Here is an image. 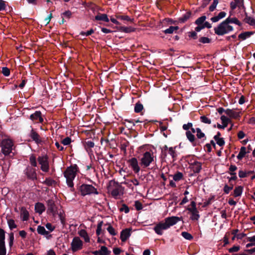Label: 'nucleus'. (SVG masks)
Masks as SVG:
<instances>
[{
    "label": "nucleus",
    "mask_w": 255,
    "mask_h": 255,
    "mask_svg": "<svg viewBox=\"0 0 255 255\" xmlns=\"http://www.w3.org/2000/svg\"><path fill=\"white\" fill-rule=\"evenodd\" d=\"M230 23H235L240 26L242 23L236 17H228L221 22L217 27H214V32L218 35H224L234 30V27Z\"/></svg>",
    "instance_id": "1"
},
{
    "label": "nucleus",
    "mask_w": 255,
    "mask_h": 255,
    "mask_svg": "<svg viewBox=\"0 0 255 255\" xmlns=\"http://www.w3.org/2000/svg\"><path fill=\"white\" fill-rule=\"evenodd\" d=\"M182 217L172 216L165 219L164 222H160L157 224L154 227L155 232L159 235L163 234V230L169 229L171 226L175 225L178 222L181 221Z\"/></svg>",
    "instance_id": "2"
},
{
    "label": "nucleus",
    "mask_w": 255,
    "mask_h": 255,
    "mask_svg": "<svg viewBox=\"0 0 255 255\" xmlns=\"http://www.w3.org/2000/svg\"><path fill=\"white\" fill-rule=\"evenodd\" d=\"M47 213L48 214L55 217L58 215L60 220L61 223L63 226L65 225L66 220L64 214V212L61 208H59L55 204L53 200H48L47 201Z\"/></svg>",
    "instance_id": "3"
},
{
    "label": "nucleus",
    "mask_w": 255,
    "mask_h": 255,
    "mask_svg": "<svg viewBox=\"0 0 255 255\" xmlns=\"http://www.w3.org/2000/svg\"><path fill=\"white\" fill-rule=\"evenodd\" d=\"M76 171V167L70 166L68 167L64 172V177L66 179L67 184L71 188H72L74 186L73 181L75 178ZM71 191H73L72 189H71Z\"/></svg>",
    "instance_id": "4"
},
{
    "label": "nucleus",
    "mask_w": 255,
    "mask_h": 255,
    "mask_svg": "<svg viewBox=\"0 0 255 255\" xmlns=\"http://www.w3.org/2000/svg\"><path fill=\"white\" fill-rule=\"evenodd\" d=\"M113 24H115L116 25V26L115 27L113 25V33L116 31V30H114L115 29H116L117 30L126 33H129L132 32H134L136 29L135 28L132 27L131 26H123L119 21H118L114 18H113Z\"/></svg>",
    "instance_id": "5"
},
{
    "label": "nucleus",
    "mask_w": 255,
    "mask_h": 255,
    "mask_svg": "<svg viewBox=\"0 0 255 255\" xmlns=\"http://www.w3.org/2000/svg\"><path fill=\"white\" fill-rule=\"evenodd\" d=\"M13 145L11 140L9 139H3L1 144L2 153L5 155H8L12 150Z\"/></svg>",
    "instance_id": "6"
},
{
    "label": "nucleus",
    "mask_w": 255,
    "mask_h": 255,
    "mask_svg": "<svg viewBox=\"0 0 255 255\" xmlns=\"http://www.w3.org/2000/svg\"><path fill=\"white\" fill-rule=\"evenodd\" d=\"M80 189L81 194L83 196L91 194H98L97 189L91 185L83 184L80 186Z\"/></svg>",
    "instance_id": "7"
},
{
    "label": "nucleus",
    "mask_w": 255,
    "mask_h": 255,
    "mask_svg": "<svg viewBox=\"0 0 255 255\" xmlns=\"http://www.w3.org/2000/svg\"><path fill=\"white\" fill-rule=\"evenodd\" d=\"M153 157L152 153H151L149 151H146L141 158L140 164L144 168L148 167L153 161Z\"/></svg>",
    "instance_id": "8"
},
{
    "label": "nucleus",
    "mask_w": 255,
    "mask_h": 255,
    "mask_svg": "<svg viewBox=\"0 0 255 255\" xmlns=\"http://www.w3.org/2000/svg\"><path fill=\"white\" fill-rule=\"evenodd\" d=\"M38 161L41 166L40 168L43 171H48L49 168V163L48 161V158L46 156L38 157Z\"/></svg>",
    "instance_id": "9"
},
{
    "label": "nucleus",
    "mask_w": 255,
    "mask_h": 255,
    "mask_svg": "<svg viewBox=\"0 0 255 255\" xmlns=\"http://www.w3.org/2000/svg\"><path fill=\"white\" fill-rule=\"evenodd\" d=\"M5 233L2 229H0V255H6V249L5 247Z\"/></svg>",
    "instance_id": "10"
},
{
    "label": "nucleus",
    "mask_w": 255,
    "mask_h": 255,
    "mask_svg": "<svg viewBox=\"0 0 255 255\" xmlns=\"http://www.w3.org/2000/svg\"><path fill=\"white\" fill-rule=\"evenodd\" d=\"M83 243L79 237H75L71 243V248L73 252H76L82 248Z\"/></svg>",
    "instance_id": "11"
},
{
    "label": "nucleus",
    "mask_w": 255,
    "mask_h": 255,
    "mask_svg": "<svg viewBox=\"0 0 255 255\" xmlns=\"http://www.w3.org/2000/svg\"><path fill=\"white\" fill-rule=\"evenodd\" d=\"M186 135L187 139L192 143L193 146L200 145L199 140L196 139L195 135L190 131H186Z\"/></svg>",
    "instance_id": "12"
},
{
    "label": "nucleus",
    "mask_w": 255,
    "mask_h": 255,
    "mask_svg": "<svg viewBox=\"0 0 255 255\" xmlns=\"http://www.w3.org/2000/svg\"><path fill=\"white\" fill-rule=\"evenodd\" d=\"M129 166L133 169L135 173L140 171V167L138 164L137 160L135 157H132L128 160Z\"/></svg>",
    "instance_id": "13"
},
{
    "label": "nucleus",
    "mask_w": 255,
    "mask_h": 255,
    "mask_svg": "<svg viewBox=\"0 0 255 255\" xmlns=\"http://www.w3.org/2000/svg\"><path fill=\"white\" fill-rule=\"evenodd\" d=\"M189 168L194 173H199L202 169V163L198 161H194L193 163H189Z\"/></svg>",
    "instance_id": "14"
},
{
    "label": "nucleus",
    "mask_w": 255,
    "mask_h": 255,
    "mask_svg": "<svg viewBox=\"0 0 255 255\" xmlns=\"http://www.w3.org/2000/svg\"><path fill=\"white\" fill-rule=\"evenodd\" d=\"M29 136L37 144H40L43 142L40 135L33 129L31 130Z\"/></svg>",
    "instance_id": "15"
},
{
    "label": "nucleus",
    "mask_w": 255,
    "mask_h": 255,
    "mask_svg": "<svg viewBox=\"0 0 255 255\" xmlns=\"http://www.w3.org/2000/svg\"><path fill=\"white\" fill-rule=\"evenodd\" d=\"M30 119L33 122L42 123L43 121L41 117V113L40 111H36L34 114H31Z\"/></svg>",
    "instance_id": "16"
},
{
    "label": "nucleus",
    "mask_w": 255,
    "mask_h": 255,
    "mask_svg": "<svg viewBox=\"0 0 255 255\" xmlns=\"http://www.w3.org/2000/svg\"><path fill=\"white\" fill-rule=\"evenodd\" d=\"M25 172L28 178L31 179L36 178L35 170L33 168L28 166L26 168Z\"/></svg>",
    "instance_id": "17"
},
{
    "label": "nucleus",
    "mask_w": 255,
    "mask_h": 255,
    "mask_svg": "<svg viewBox=\"0 0 255 255\" xmlns=\"http://www.w3.org/2000/svg\"><path fill=\"white\" fill-rule=\"evenodd\" d=\"M221 120L222 121V123H223V125L217 124V128L219 129H224L226 127H227L228 123L231 122L228 118L224 115L221 116Z\"/></svg>",
    "instance_id": "18"
},
{
    "label": "nucleus",
    "mask_w": 255,
    "mask_h": 255,
    "mask_svg": "<svg viewBox=\"0 0 255 255\" xmlns=\"http://www.w3.org/2000/svg\"><path fill=\"white\" fill-rule=\"evenodd\" d=\"M130 229L127 228L121 232V239L122 242H125L130 236Z\"/></svg>",
    "instance_id": "19"
},
{
    "label": "nucleus",
    "mask_w": 255,
    "mask_h": 255,
    "mask_svg": "<svg viewBox=\"0 0 255 255\" xmlns=\"http://www.w3.org/2000/svg\"><path fill=\"white\" fill-rule=\"evenodd\" d=\"M113 198H115L116 199L122 192V187L118 185L117 186L115 187V188H114V184H115V182L114 180H113Z\"/></svg>",
    "instance_id": "20"
},
{
    "label": "nucleus",
    "mask_w": 255,
    "mask_h": 255,
    "mask_svg": "<svg viewBox=\"0 0 255 255\" xmlns=\"http://www.w3.org/2000/svg\"><path fill=\"white\" fill-rule=\"evenodd\" d=\"M196 130L197 132L196 136L198 139H200L199 141L200 142L201 144V143H203L205 140H206V136L205 135V133L202 131L200 128H196Z\"/></svg>",
    "instance_id": "21"
},
{
    "label": "nucleus",
    "mask_w": 255,
    "mask_h": 255,
    "mask_svg": "<svg viewBox=\"0 0 255 255\" xmlns=\"http://www.w3.org/2000/svg\"><path fill=\"white\" fill-rule=\"evenodd\" d=\"M225 113L231 118L238 119L240 117L239 112H235L234 110L228 109L226 110Z\"/></svg>",
    "instance_id": "22"
},
{
    "label": "nucleus",
    "mask_w": 255,
    "mask_h": 255,
    "mask_svg": "<svg viewBox=\"0 0 255 255\" xmlns=\"http://www.w3.org/2000/svg\"><path fill=\"white\" fill-rule=\"evenodd\" d=\"M37 231L39 234L45 236L47 239H49L51 237V235H49V232L47 231L43 226H38L37 227Z\"/></svg>",
    "instance_id": "23"
},
{
    "label": "nucleus",
    "mask_w": 255,
    "mask_h": 255,
    "mask_svg": "<svg viewBox=\"0 0 255 255\" xmlns=\"http://www.w3.org/2000/svg\"><path fill=\"white\" fill-rule=\"evenodd\" d=\"M110 253V251L108 250L107 248L102 246L100 250L94 252L93 254L94 255H108Z\"/></svg>",
    "instance_id": "24"
},
{
    "label": "nucleus",
    "mask_w": 255,
    "mask_h": 255,
    "mask_svg": "<svg viewBox=\"0 0 255 255\" xmlns=\"http://www.w3.org/2000/svg\"><path fill=\"white\" fill-rule=\"evenodd\" d=\"M120 202L121 203L120 204L117 202L119 211L120 212H124L125 213H128L129 212V209L128 206L126 204L123 203V201H121Z\"/></svg>",
    "instance_id": "25"
},
{
    "label": "nucleus",
    "mask_w": 255,
    "mask_h": 255,
    "mask_svg": "<svg viewBox=\"0 0 255 255\" xmlns=\"http://www.w3.org/2000/svg\"><path fill=\"white\" fill-rule=\"evenodd\" d=\"M78 235L82 238L86 243L90 242V238L86 231L84 229H81L78 231Z\"/></svg>",
    "instance_id": "26"
},
{
    "label": "nucleus",
    "mask_w": 255,
    "mask_h": 255,
    "mask_svg": "<svg viewBox=\"0 0 255 255\" xmlns=\"http://www.w3.org/2000/svg\"><path fill=\"white\" fill-rule=\"evenodd\" d=\"M255 33L254 31H246L241 33L238 36V38L242 40H245L247 38H249L251 35Z\"/></svg>",
    "instance_id": "27"
},
{
    "label": "nucleus",
    "mask_w": 255,
    "mask_h": 255,
    "mask_svg": "<svg viewBox=\"0 0 255 255\" xmlns=\"http://www.w3.org/2000/svg\"><path fill=\"white\" fill-rule=\"evenodd\" d=\"M45 210V206L41 203H37L35 205V212L39 214H42Z\"/></svg>",
    "instance_id": "28"
},
{
    "label": "nucleus",
    "mask_w": 255,
    "mask_h": 255,
    "mask_svg": "<svg viewBox=\"0 0 255 255\" xmlns=\"http://www.w3.org/2000/svg\"><path fill=\"white\" fill-rule=\"evenodd\" d=\"M20 215L22 220L23 221H27L29 219V213L24 207H22L21 208Z\"/></svg>",
    "instance_id": "29"
},
{
    "label": "nucleus",
    "mask_w": 255,
    "mask_h": 255,
    "mask_svg": "<svg viewBox=\"0 0 255 255\" xmlns=\"http://www.w3.org/2000/svg\"><path fill=\"white\" fill-rule=\"evenodd\" d=\"M246 16L244 19V21L251 26H255V19L253 17L248 15L247 12H245Z\"/></svg>",
    "instance_id": "30"
},
{
    "label": "nucleus",
    "mask_w": 255,
    "mask_h": 255,
    "mask_svg": "<svg viewBox=\"0 0 255 255\" xmlns=\"http://www.w3.org/2000/svg\"><path fill=\"white\" fill-rule=\"evenodd\" d=\"M244 188L242 186H238L236 187L234 190L233 196L235 197L241 196L242 194Z\"/></svg>",
    "instance_id": "31"
},
{
    "label": "nucleus",
    "mask_w": 255,
    "mask_h": 255,
    "mask_svg": "<svg viewBox=\"0 0 255 255\" xmlns=\"http://www.w3.org/2000/svg\"><path fill=\"white\" fill-rule=\"evenodd\" d=\"M191 15V11H188L186 12L184 14H183L181 17H179L178 18V22L180 23H184L186 22L188 19H189Z\"/></svg>",
    "instance_id": "32"
},
{
    "label": "nucleus",
    "mask_w": 255,
    "mask_h": 255,
    "mask_svg": "<svg viewBox=\"0 0 255 255\" xmlns=\"http://www.w3.org/2000/svg\"><path fill=\"white\" fill-rule=\"evenodd\" d=\"M175 148L176 147H170L169 148V150L168 151V154L172 156V162H174L176 160V157L177 155L175 151Z\"/></svg>",
    "instance_id": "33"
},
{
    "label": "nucleus",
    "mask_w": 255,
    "mask_h": 255,
    "mask_svg": "<svg viewBox=\"0 0 255 255\" xmlns=\"http://www.w3.org/2000/svg\"><path fill=\"white\" fill-rule=\"evenodd\" d=\"M95 19L97 20H101L105 22H108L109 20L107 14L105 13L98 14L95 16Z\"/></svg>",
    "instance_id": "34"
},
{
    "label": "nucleus",
    "mask_w": 255,
    "mask_h": 255,
    "mask_svg": "<svg viewBox=\"0 0 255 255\" xmlns=\"http://www.w3.org/2000/svg\"><path fill=\"white\" fill-rule=\"evenodd\" d=\"M246 148L245 146L241 147L240 151L237 155V158L239 160H242L247 153Z\"/></svg>",
    "instance_id": "35"
},
{
    "label": "nucleus",
    "mask_w": 255,
    "mask_h": 255,
    "mask_svg": "<svg viewBox=\"0 0 255 255\" xmlns=\"http://www.w3.org/2000/svg\"><path fill=\"white\" fill-rule=\"evenodd\" d=\"M143 109V106L142 104L139 101H138V102H137L135 104V106H134V111L135 113H139L140 112H141Z\"/></svg>",
    "instance_id": "36"
},
{
    "label": "nucleus",
    "mask_w": 255,
    "mask_h": 255,
    "mask_svg": "<svg viewBox=\"0 0 255 255\" xmlns=\"http://www.w3.org/2000/svg\"><path fill=\"white\" fill-rule=\"evenodd\" d=\"M191 213V216L190 217V219L192 220L198 221L200 218V215L199 214V212L198 210H195V211H189Z\"/></svg>",
    "instance_id": "37"
},
{
    "label": "nucleus",
    "mask_w": 255,
    "mask_h": 255,
    "mask_svg": "<svg viewBox=\"0 0 255 255\" xmlns=\"http://www.w3.org/2000/svg\"><path fill=\"white\" fill-rule=\"evenodd\" d=\"M178 29H179V27L178 26H170L168 28H167L166 29L164 30L163 31V32L165 34H171L175 30H177Z\"/></svg>",
    "instance_id": "38"
},
{
    "label": "nucleus",
    "mask_w": 255,
    "mask_h": 255,
    "mask_svg": "<svg viewBox=\"0 0 255 255\" xmlns=\"http://www.w3.org/2000/svg\"><path fill=\"white\" fill-rule=\"evenodd\" d=\"M183 178V174L182 173L177 171L173 177V180L175 181H179L182 179Z\"/></svg>",
    "instance_id": "39"
},
{
    "label": "nucleus",
    "mask_w": 255,
    "mask_h": 255,
    "mask_svg": "<svg viewBox=\"0 0 255 255\" xmlns=\"http://www.w3.org/2000/svg\"><path fill=\"white\" fill-rule=\"evenodd\" d=\"M199 42L203 44L210 43L211 42V39L205 36H202L199 38L198 40Z\"/></svg>",
    "instance_id": "40"
},
{
    "label": "nucleus",
    "mask_w": 255,
    "mask_h": 255,
    "mask_svg": "<svg viewBox=\"0 0 255 255\" xmlns=\"http://www.w3.org/2000/svg\"><path fill=\"white\" fill-rule=\"evenodd\" d=\"M207 17L205 15H203L198 18L195 21V24L196 25H200L203 24L206 20Z\"/></svg>",
    "instance_id": "41"
},
{
    "label": "nucleus",
    "mask_w": 255,
    "mask_h": 255,
    "mask_svg": "<svg viewBox=\"0 0 255 255\" xmlns=\"http://www.w3.org/2000/svg\"><path fill=\"white\" fill-rule=\"evenodd\" d=\"M181 235L184 238L189 241H191L193 239L192 235L187 232H182Z\"/></svg>",
    "instance_id": "42"
},
{
    "label": "nucleus",
    "mask_w": 255,
    "mask_h": 255,
    "mask_svg": "<svg viewBox=\"0 0 255 255\" xmlns=\"http://www.w3.org/2000/svg\"><path fill=\"white\" fill-rule=\"evenodd\" d=\"M200 121L204 124H211V120L206 116H202L200 118Z\"/></svg>",
    "instance_id": "43"
},
{
    "label": "nucleus",
    "mask_w": 255,
    "mask_h": 255,
    "mask_svg": "<svg viewBox=\"0 0 255 255\" xmlns=\"http://www.w3.org/2000/svg\"><path fill=\"white\" fill-rule=\"evenodd\" d=\"M94 145H95L94 143L91 140H88V141H86L85 143V146L87 148V151L89 152H92V151H91L90 150L91 149V148L94 147Z\"/></svg>",
    "instance_id": "44"
},
{
    "label": "nucleus",
    "mask_w": 255,
    "mask_h": 255,
    "mask_svg": "<svg viewBox=\"0 0 255 255\" xmlns=\"http://www.w3.org/2000/svg\"><path fill=\"white\" fill-rule=\"evenodd\" d=\"M7 224L10 229L12 230L16 228V225L15 222L12 219L7 220Z\"/></svg>",
    "instance_id": "45"
},
{
    "label": "nucleus",
    "mask_w": 255,
    "mask_h": 255,
    "mask_svg": "<svg viewBox=\"0 0 255 255\" xmlns=\"http://www.w3.org/2000/svg\"><path fill=\"white\" fill-rule=\"evenodd\" d=\"M134 207L136 210L139 211L142 209V204L138 200H136L134 202Z\"/></svg>",
    "instance_id": "46"
},
{
    "label": "nucleus",
    "mask_w": 255,
    "mask_h": 255,
    "mask_svg": "<svg viewBox=\"0 0 255 255\" xmlns=\"http://www.w3.org/2000/svg\"><path fill=\"white\" fill-rule=\"evenodd\" d=\"M219 0H213V2L209 7V10L210 11H213L216 8L217 5L218 3Z\"/></svg>",
    "instance_id": "47"
},
{
    "label": "nucleus",
    "mask_w": 255,
    "mask_h": 255,
    "mask_svg": "<svg viewBox=\"0 0 255 255\" xmlns=\"http://www.w3.org/2000/svg\"><path fill=\"white\" fill-rule=\"evenodd\" d=\"M103 225V222H100L99 223L97 227V229L96 230V234L98 236H100L102 234V226Z\"/></svg>",
    "instance_id": "48"
},
{
    "label": "nucleus",
    "mask_w": 255,
    "mask_h": 255,
    "mask_svg": "<svg viewBox=\"0 0 255 255\" xmlns=\"http://www.w3.org/2000/svg\"><path fill=\"white\" fill-rule=\"evenodd\" d=\"M191 207L188 208L187 210L189 211H195V210H197V209L196 208V203L194 201H192L191 202Z\"/></svg>",
    "instance_id": "49"
},
{
    "label": "nucleus",
    "mask_w": 255,
    "mask_h": 255,
    "mask_svg": "<svg viewBox=\"0 0 255 255\" xmlns=\"http://www.w3.org/2000/svg\"><path fill=\"white\" fill-rule=\"evenodd\" d=\"M30 162L32 166L36 167L37 166V162L36 158L33 155H31L29 158Z\"/></svg>",
    "instance_id": "50"
},
{
    "label": "nucleus",
    "mask_w": 255,
    "mask_h": 255,
    "mask_svg": "<svg viewBox=\"0 0 255 255\" xmlns=\"http://www.w3.org/2000/svg\"><path fill=\"white\" fill-rule=\"evenodd\" d=\"M240 247L239 246H234L232 248H230L228 250V251H229V253H232L234 252H237L238 251H239L240 250Z\"/></svg>",
    "instance_id": "51"
},
{
    "label": "nucleus",
    "mask_w": 255,
    "mask_h": 255,
    "mask_svg": "<svg viewBox=\"0 0 255 255\" xmlns=\"http://www.w3.org/2000/svg\"><path fill=\"white\" fill-rule=\"evenodd\" d=\"M71 142V139L69 137H67L62 140V143L65 145H68Z\"/></svg>",
    "instance_id": "52"
},
{
    "label": "nucleus",
    "mask_w": 255,
    "mask_h": 255,
    "mask_svg": "<svg viewBox=\"0 0 255 255\" xmlns=\"http://www.w3.org/2000/svg\"><path fill=\"white\" fill-rule=\"evenodd\" d=\"M232 190V187H229V186L227 184H225L224 187V188H223V191H224V193L227 194H229L230 191Z\"/></svg>",
    "instance_id": "53"
},
{
    "label": "nucleus",
    "mask_w": 255,
    "mask_h": 255,
    "mask_svg": "<svg viewBox=\"0 0 255 255\" xmlns=\"http://www.w3.org/2000/svg\"><path fill=\"white\" fill-rule=\"evenodd\" d=\"M2 73L5 76H8L9 75L10 71L8 68L7 67H2Z\"/></svg>",
    "instance_id": "54"
},
{
    "label": "nucleus",
    "mask_w": 255,
    "mask_h": 255,
    "mask_svg": "<svg viewBox=\"0 0 255 255\" xmlns=\"http://www.w3.org/2000/svg\"><path fill=\"white\" fill-rule=\"evenodd\" d=\"M189 37L193 38V39H197L198 38L197 32L195 31H193L189 32Z\"/></svg>",
    "instance_id": "55"
},
{
    "label": "nucleus",
    "mask_w": 255,
    "mask_h": 255,
    "mask_svg": "<svg viewBox=\"0 0 255 255\" xmlns=\"http://www.w3.org/2000/svg\"><path fill=\"white\" fill-rule=\"evenodd\" d=\"M237 169V167L235 165L231 164L229 167V173L231 174V173H235V171Z\"/></svg>",
    "instance_id": "56"
},
{
    "label": "nucleus",
    "mask_w": 255,
    "mask_h": 255,
    "mask_svg": "<svg viewBox=\"0 0 255 255\" xmlns=\"http://www.w3.org/2000/svg\"><path fill=\"white\" fill-rule=\"evenodd\" d=\"M61 15L62 17L64 16L68 18H70L72 15V12L69 10H67L62 13Z\"/></svg>",
    "instance_id": "57"
},
{
    "label": "nucleus",
    "mask_w": 255,
    "mask_h": 255,
    "mask_svg": "<svg viewBox=\"0 0 255 255\" xmlns=\"http://www.w3.org/2000/svg\"><path fill=\"white\" fill-rule=\"evenodd\" d=\"M215 141H216L217 144H218L220 146H223L225 145V142L224 138L222 137L217 139Z\"/></svg>",
    "instance_id": "58"
},
{
    "label": "nucleus",
    "mask_w": 255,
    "mask_h": 255,
    "mask_svg": "<svg viewBox=\"0 0 255 255\" xmlns=\"http://www.w3.org/2000/svg\"><path fill=\"white\" fill-rule=\"evenodd\" d=\"M192 126H193L192 123H188V124H184L183 125L182 128H183V129H184L186 131H189L188 129L189 128H190L192 127Z\"/></svg>",
    "instance_id": "59"
},
{
    "label": "nucleus",
    "mask_w": 255,
    "mask_h": 255,
    "mask_svg": "<svg viewBox=\"0 0 255 255\" xmlns=\"http://www.w3.org/2000/svg\"><path fill=\"white\" fill-rule=\"evenodd\" d=\"M93 32H94L93 29H91L90 30H88L87 32H84V31L81 32L80 35L87 36H89V35H91Z\"/></svg>",
    "instance_id": "60"
},
{
    "label": "nucleus",
    "mask_w": 255,
    "mask_h": 255,
    "mask_svg": "<svg viewBox=\"0 0 255 255\" xmlns=\"http://www.w3.org/2000/svg\"><path fill=\"white\" fill-rule=\"evenodd\" d=\"M239 176L241 178H245L248 176V173L241 170L239 171Z\"/></svg>",
    "instance_id": "61"
},
{
    "label": "nucleus",
    "mask_w": 255,
    "mask_h": 255,
    "mask_svg": "<svg viewBox=\"0 0 255 255\" xmlns=\"http://www.w3.org/2000/svg\"><path fill=\"white\" fill-rule=\"evenodd\" d=\"M14 240V235L13 233H10L9 234V245L10 247H11L13 242Z\"/></svg>",
    "instance_id": "62"
},
{
    "label": "nucleus",
    "mask_w": 255,
    "mask_h": 255,
    "mask_svg": "<svg viewBox=\"0 0 255 255\" xmlns=\"http://www.w3.org/2000/svg\"><path fill=\"white\" fill-rule=\"evenodd\" d=\"M101 143H102V144L104 145L105 146H107L108 145H111V143H110L109 139H107V138H105V139L102 138L101 139Z\"/></svg>",
    "instance_id": "63"
},
{
    "label": "nucleus",
    "mask_w": 255,
    "mask_h": 255,
    "mask_svg": "<svg viewBox=\"0 0 255 255\" xmlns=\"http://www.w3.org/2000/svg\"><path fill=\"white\" fill-rule=\"evenodd\" d=\"M113 251L115 255H119L121 254V252H123V251L120 248H114Z\"/></svg>",
    "instance_id": "64"
}]
</instances>
